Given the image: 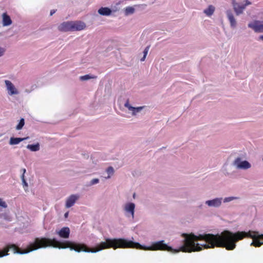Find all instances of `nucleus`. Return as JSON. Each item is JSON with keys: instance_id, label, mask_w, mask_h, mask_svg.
<instances>
[{"instance_id": "f257e3e1", "label": "nucleus", "mask_w": 263, "mask_h": 263, "mask_svg": "<svg viewBox=\"0 0 263 263\" xmlns=\"http://www.w3.org/2000/svg\"><path fill=\"white\" fill-rule=\"evenodd\" d=\"M47 247H52L59 249L69 248L70 250H74L75 252H80L83 251L93 253L110 248H112L114 250L117 249H135L147 251V247L142 246L139 242L122 238H106L105 241L100 242L95 248L90 249L85 245L75 243L69 240L61 242L55 238L37 237L34 240L33 242L30 243V245L27 246V248L24 251H21L15 245L7 246L2 251H0V257L7 255L8 252L9 251H13V253L24 254L32 251H35L40 248H46Z\"/></svg>"}, {"instance_id": "f03ea898", "label": "nucleus", "mask_w": 263, "mask_h": 263, "mask_svg": "<svg viewBox=\"0 0 263 263\" xmlns=\"http://www.w3.org/2000/svg\"><path fill=\"white\" fill-rule=\"evenodd\" d=\"M7 204L2 198H0V220L11 221V216L7 209Z\"/></svg>"}, {"instance_id": "7ed1b4c3", "label": "nucleus", "mask_w": 263, "mask_h": 263, "mask_svg": "<svg viewBox=\"0 0 263 263\" xmlns=\"http://www.w3.org/2000/svg\"><path fill=\"white\" fill-rule=\"evenodd\" d=\"M136 205L133 202H127L122 205L125 216L129 218L134 219Z\"/></svg>"}, {"instance_id": "20e7f679", "label": "nucleus", "mask_w": 263, "mask_h": 263, "mask_svg": "<svg viewBox=\"0 0 263 263\" xmlns=\"http://www.w3.org/2000/svg\"><path fill=\"white\" fill-rule=\"evenodd\" d=\"M124 106L127 109L128 112L133 117L137 116L143 109L145 108V106L134 107L129 102V100L126 99L124 104Z\"/></svg>"}, {"instance_id": "39448f33", "label": "nucleus", "mask_w": 263, "mask_h": 263, "mask_svg": "<svg viewBox=\"0 0 263 263\" xmlns=\"http://www.w3.org/2000/svg\"><path fill=\"white\" fill-rule=\"evenodd\" d=\"M244 2V4H240L235 2H233V8L237 15L243 12V10L245 9L247 6L251 4V3L248 0H246Z\"/></svg>"}, {"instance_id": "423d86ee", "label": "nucleus", "mask_w": 263, "mask_h": 263, "mask_svg": "<svg viewBox=\"0 0 263 263\" xmlns=\"http://www.w3.org/2000/svg\"><path fill=\"white\" fill-rule=\"evenodd\" d=\"M80 198V195L78 194H72L69 196L66 200L65 207L66 208H70Z\"/></svg>"}, {"instance_id": "0eeeda50", "label": "nucleus", "mask_w": 263, "mask_h": 263, "mask_svg": "<svg viewBox=\"0 0 263 263\" xmlns=\"http://www.w3.org/2000/svg\"><path fill=\"white\" fill-rule=\"evenodd\" d=\"M248 27L253 29L256 32H263V24H261L259 21H255L249 23Z\"/></svg>"}, {"instance_id": "6e6552de", "label": "nucleus", "mask_w": 263, "mask_h": 263, "mask_svg": "<svg viewBox=\"0 0 263 263\" xmlns=\"http://www.w3.org/2000/svg\"><path fill=\"white\" fill-rule=\"evenodd\" d=\"M86 28L85 24L81 21H71V31H80Z\"/></svg>"}, {"instance_id": "1a4fd4ad", "label": "nucleus", "mask_w": 263, "mask_h": 263, "mask_svg": "<svg viewBox=\"0 0 263 263\" xmlns=\"http://www.w3.org/2000/svg\"><path fill=\"white\" fill-rule=\"evenodd\" d=\"M234 163L239 168L248 169L251 167V164L248 161H241L240 158H237L236 159Z\"/></svg>"}, {"instance_id": "9d476101", "label": "nucleus", "mask_w": 263, "mask_h": 263, "mask_svg": "<svg viewBox=\"0 0 263 263\" xmlns=\"http://www.w3.org/2000/svg\"><path fill=\"white\" fill-rule=\"evenodd\" d=\"M58 29L62 32L71 31V21L61 23L58 26Z\"/></svg>"}, {"instance_id": "9b49d317", "label": "nucleus", "mask_w": 263, "mask_h": 263, "mask_svg": "<svg viewBox=\"0 0 263 263\" xmlns=\"http://www.w3.org/2000/svg\"><path fill=\"white\" fill-rule=\"evenodd\" d=\"M7 90L9 91V94L10 95L18 94V91L16 89L12 82L9 80H5V81Z\"/></svg>"}, {"instance_id": "f8f14e48", "label": "nucleus", "mask_w": 263, "mask_h": 263, "mask_svg": "<svg viewBox=\"0 0 263 263\" xmlns=\"http://www.w3.org/2000/svg\"><path fill=\"white\" fill-rule=\"evenodd\" d=\"M221 198H215L213 200H207L205 203L209 206L218 207L221 204Z\"/></svg>"}, {"instance_id": "ddd939ff", "label": "nucleus", "mask_w": 263, "mask_h": 263, "mask_svg": "<svg viewBox=\"0 0 263 263\" xmlns=\"http://www.w3.org/2000/svg\"><path fill=\"white\" fill-rule=\"evenodd\" d=\"M99 14L103 16H109L111 14L112 10L108 7H101L98 11Z\"/></svg>"}, {"instance_id": "4468645a", "label": "nucleus", "mask_w": 263, "mask_h": 263, "mask_svg": "<svg viewBox=\"0 0 263 263\" xmlns=\"http://www.w3.org/2000/svg\"><path fill=\"white\" fill-rule=\"evenodd\" d=\"M29 137L25 138H14L11 137L9 141V144L10 145H16L18 144L20 142L23 141L25 140L28 139Z\"/></svg>"}, {"instance_id": "2eb2a0df", "label": "nucleus", "mask_w": 263, "mask_h": 263, "mask_svg": "<svg viewBox=\"0 0 263 263\" xmlns=\"http://www.w3.org/2000/svg\"><path fill=\"white\" fill-rule=\"evenodd\" d=\"M3 17V25L4 26H9L12 24V21L9 15L6 13H4L2 15Z\"/></svg>"}, {"instance_id": "dca6fc26", "label": "nucleus", "mask_w": 263, "mask_h": 263, "mask_svg": "<svg viewBox=\"0 0 263 263\" xmlns=\"http://www.w3.org/2000/svg\"><path fill=\"white\" fill-rule=\"evenodd\" d=\"M227 16L230 22L231 26L233 27H235L236 25V22L235 19L231 10H228L227 11Z\"/></svg>"}, {"instance_id": "f3484780", "label": "nucleus", "mask_w": 263, "mask_h": 263, "mask_svg": "<svg viewBox=\"0 0 263 263\" xmlns=\"http://www.w3.org/2000/svg\"><path fill=\"white\" fill-rule=\"evenodd\" d=\"M26 148L31 152H37L40 149V144L38 142L35 144H28Z\"/></svg>"}, {"instance_id": "a211bd4d", "label": "nucleus", "mask_w": 263, "mask_h": 263, "mask_svg": "<svg viewBox=\"0 0 263 263\" xmlns=\"http://www.w3.org/2000/svg\"><path fill=\"white\" fill-rule=\"evenodd\" d=\"M215 11V7L212 5H210L208 8L204 10V13L208 16L212 15Z\"/></svg>"}, {"instance_id": "6ab92c4d", "label": "nucleus", "mask_w": 263, "mask_h": 263, "mask_svg": "<svg viewBox=\"0 0 263 263\" xmlns=\"http://www.w3.org/2000/svg\"><path fill=\"white\" fill-rule=\"evenodd\" d=\"M106 172L108 175L107 177H105V178L106 179H108L110 178V177L114 174L115 170L112 166H109L106 169Z\"/></svg>"}, {"instance_id": "aec40b11", "label": "nucleus", "mask_w": 263, "mask_h": 263, "mask_svg": "<svg viewBox=\"0 0 263 263\" xmlns=\"http://www.w3.org/2000/svg\"><path fill=\"white\" fill-rule=\"evenodd\" d=\"M70 231H57L59 237L63 238H68L69 237Z\"/></svg>"}, {"instance_id": "412c9836", "label": "nucleus", "mask_w": 263, "mask_h": 263, "mask_svg": "<svg viewBox=\"0 0 263 263\" xmlns=\"http://www.w3.org/2000/svg\"><path fill=\"white\" fill-rule=\"evenodd\" d=\"M135 11V9L133 7H127L124 10L125 15L127 16L133 14Z\"/></svg>"}, {"instance_id": "4be33fe9", "label": "nucleus", "mask_w": 263, "mask_h": 263, "mask_svg": "<svg viewBox=\"0 0 263 263\" xmlns=\"http://www.w3.org/2000/svg\"><path fill=\"white\" fill-rule=\"evenodd\" d=\"M97 77L96 76H92L90 74H86L85 76H82L80 77V80L82 81H85L89 80L91 79H96Z\"/></svg>"}, {"instance_id": "5701e85b", "label": "nucleus", "mask_w": 263, "mask_h": 263, "mask_svg": "<svg viewBox=\"0 0 263 263\" xmlns=\"http://www.w3.org/2000/svg\"><path fill=\"white\" fill-rule=\"evenodd\" d=\"M25 125V120L24 118H21L18 124L16 126L15 129L17 130H20L22 129Z\"/></svg>"}, {"instance_id": "b1692460", "label": "nucleus", "mask_w": 263, "mask_h": 263, "mask_svg": "<svg viewBox=\"0 0 263 263\" xmlns=\"http://www.w3.org/2000/svg\"><path fill=\"white\" fill-rule=\"evenodd\" d=\"M149 46H146L143 51V57L140 59V61L141 62H143L145 61V59H146V57L147 55V53H148V52L149 51Z\"/></svg>"}, {"instance_id": "393cba45", "label": "nucleus", "mask_w": 263, "mask_h": 263, "mask_svg": "<svg viewBox=\"0 0 263 263\" xmlns=\"http://www.w3.org/2000/svg\"><path fill=\"white\" fill-rule=\"evenodd\" d=\"M99 182V179L98 178H94L92 179L89 182V186H91L96 184Z\"/></svg>"}, {"instance_id": "a878e982", "label": "nucleus", "mask_w": 263, "mask_h": 263, "mask_svg": "<svg viewBox=\"0 0 263 263\" xmlns=\"http://www.w3.org/2000/svg\"><path fill=\"white\" fill-rule=\"evenodd\" d=\"M21 179H22L24 186H26L27 187L28 185L27 182H26V181L25 179V176H24V174H22V175L21 176Z\"/></svg>"}, {"instance_id": "bb28decb", "label": "nucleus", "mask_w": 263, "mask_h": 263, "mask_svg": "<svg viewBox=\"0 0 263 263\" xmlns=\"http://www.w3.org/2000/svg\"><path fill=\"white\" fill-rule=\"evenodd\" d=\"M5 52V49L0 47V57H2Z\"/></svg>"}, {"instance_id": "cd10ccee", "label": "nucleus", "mask_w": 263, "mask_h": 263, "mask_svg": "<svg viewBox=\"0 0 263 263\" xmlns=\"http://www.w3.org/2000/svg\"><path fill=\"white\" fill-rule=\"evenodd\" d=\"M234 199L233 197H228V198H226L224 199V202H228V201H231L232 200H233Z\"/></svg>"}, {"instance_id": "c85d7f7f", "label": "nucleus", "mask_w": 263, "mask_h": 263, "mask_svg": "<svg viewBox=\"0 0 263 263\" xmlns=\"http://www.w3.org/2000/svg\"><path fill=\"white\" fill-rule=\"evenodd\" d=\"M55 12V10H51L50 11V15H52Z\"/></svg>"}, {"instance_id": "c756f323", "label": "nucleus", "mask_w": 263, "mask_h": 263, "mask_svg": "<svg viewBox=\"0 0 263 263\" xmlns=\"http://www.w3.org/2000/svg\"><path fill=\"white\" fill-rule=\"evenodd\" d=\"M60 230H63V231H64V230H69V229L67 227H64V228H62Z\"/></svg>"}, {"instance_id": "7c9ffc66", "label": "nucleus", "mask_w": 263, "mask_h": 263, "mask_svg": "<svg viewBox=\"0 0 263 263\" xmlns=\"http://www.w3.org/2000/svg\"><path fill=\"white\" fill-rule=\"evenodd\" d=\"M68 215H69L68 212L65 213V214H64V217L65 218H67L68 217Z\"/></svg>"}, {"instance_id": "2f4dec72", "label": "nucleus", "mask_w": 263, "mask_h": 263, "mask_svg": "<svg viewBox=\"0 0 263 263\" xmlns=\"http://www.w3.org/2000/svg\"><path fill=\"white\" fill-rule=\"evenodd\" d=\"M25 91L26 92H27V93H30L31 91V90H29V89H25Z\"/></svg>"}, {"instance_id": "473e14b6", "label": "nucleus", "mask_w": 263, "mask_h": 263, "mask_svg": "<svg viewBox=\"0 0 263 263\" xmlns=\"http://www.w3.org/2000/svg\"><path fill=\"white\" fill-rule=\"evenodd\" d=\"M26 169L25 168H23L22 169V172H23V174H24V176H25V173H26Z\"/></svg>"}, {"instance_id": "72a5a7b5", "label": "nucleus", "mask_w": 263, "mask_h": 263, "mask_svg": "<svg viewBox=\"0 0 263 263\" xmlns=\"http://www.w3.org/2000/svg\"><path fill=\"white\" fill-rule=\"evenodd\" d=\"M259 39L260 40H262V41H263V35H261V36H259Z\"/></svg>"}, {"instance_id": "f704fd0d", "label": "nucleus", "mask_w": 263, "mask_h": 263, "mask_svg": "<svg viewBox=\"0 0 263 263\" xmlns=\"http://www.w3.org/2000/svg\"><path fill=\"white\" fill-rule=\"evenodd\" d=\"M133 197L134 198H135V197H136V193H134V194H133Z\"/></svg>"}, {"instance_id": "c9c22d12", "label": "nucleus", "mask_w": 263, "mask_h": 263, "mask_svg": "<svg viewBox=\"0 0 263 263\" xmlns=\"http://www.w3.org/2000/svg\"><path fill=\"white\" fill-rule=\"evenodd\" d=\"M233 2H235V0H233Z\"/></svg>"}]
</instances>
